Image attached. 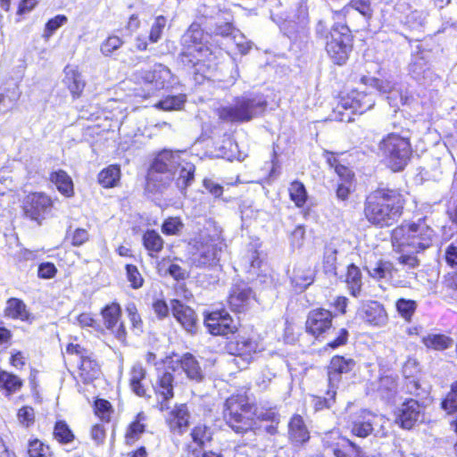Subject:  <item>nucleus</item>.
<instances>
[{"label":"nucleus","mask_w":457,"mask_h":457,"mask_svg":"<svg viewBox=\"0 0 457 457\" xmlns=\"http://www.w3.org/2000/svg\"><path fill=\"white\" fill-rule=\"evenodd\" d=\"M176 364L183 370L189 380L200 383L204 379V372L199 361L192 353H183L180 358L176 361Z\"/></svg>","instance_id":"nucleus-23"},{"label":"nucleus","mask_w":457,"mask_h":457,"mask_svg":"<svg viewBox=\"0 0 457 457\" xmlns=\"http://www.w3.org/2000/svg\"><path fill=\"white\" fill-rule=\"evenodd\" d=\"M57 269L52 262H43L38 266V277L45 279H49L56 275Z\"/></svg>","instance_id":"nucleus-63"},{"label":"nucleus","mask_w":457,"mask_h":457,"mask_svg":"<svg viewBox=\"0 0 457 457\" xmlns=\"http://www.w3.org/2000/svg\"><path fill=\"white\" fill-rule=\"evenodd\" d=\"M337 249L334 243L326 245L324 251V270L327 273L337 275Z\"/></svg>","instance_id":"nucleus-44"},{"label":"nucleus","mask_w":457,"mask_h":457,"mask_svg":"<svg viewBox=\"0 0 457 457\" xmlns=\"http://www.w3.org/2000/svg\"><path fill=\"white\" fill-rule=\"evenodd\" d=\"M219 249L214 244L202 245L192 257V264L197 268L214 266L219 261Z\"/></svg>","instance_id":"nucleus-27"},{"label":"nucleus","mask_w":457,"mask_h":457,"mask_svg":"<svg viewBox=\"0 0 457 457\" xmlns=\"http://www.w3.org/2000/svg\"><path fill=\"white\" fill-rule=\"evenodd\" d=\"M430 53L423 50L412 54L409 64L410 75L420 84L433 81L435 74L429 65Z\"/></svg>","instance_id":"nucleus-13"},{"label":"nucleus","mask_w":457,"mask_h":457,"mask_svg":"<svg viewBox=\"0 0 457 457\" xmlns=\"http://www.w3.org/2000/svg\"><path fill=\"white\" fill-rule=\"evenodd\" d=\"M146 370L143 365L139 362L133 364L129 370V386L132 392L143 398H150V395L147 394V389L145 386L143 381L145 379Z\"/></svg>","instance_id":"nucleus-29"},{"label":"nucleus","mask_w":457,"mask_h":457,"mask_svg":"<svg viewBox=\"0 0 457 457\" xmlns=\"http://www.w3.org/2000/svg\"><path fill=\"white\" fill-rule=\"evenodd\" d=\"M253 406L242 396H231L227 399L223 411L226 424L237 434L253 430L255 424Z\"/></svg>","instance_id":"nucleus-6"},{"label":"nucleus","mask_w":457,"mask_h":457,"mask_svg":"<svg viewBox=\"0 0 457 457\" xmlns=\"http://www.w3.org/2000/svg\"><path fill=\"white\" fill-rule=\"evenodd\" d=\"M126 274L131 287L137 289L140 288L144 284V278L139 272L138 269L132 264L126 265Z\"/></svg>","instance_id":"nucleus-54"},{"label":"nucleus","mask_w":457,"mask_h":457,"mask_svg":"<svg viewBox=\"0 0 457 457\" xmlns=\"http://www.w3.org/2000/svg\"><path fill=\"white\" fill-rule=\"evenodd\" d=\"M334 33V26L330 29L328 24L324 20H320L315 26L316 37L320 39L324 40L326 43L332 39V34Z\"/></svg>","instance_id":"nucleus-58"},{"label":"nucleus","mask_w":457,"mask_h":457,"mask_svg":"<svg viewBox=\"0 0 457 457\" xmlns=\"http://www.w3.org/2000/svg\"><path fill=\"white\" fill-rule=\"evenodd\" d=\"M120 170L118 166L111 165L103 170L98 174V182L104 187H112L116 186L120 179Z\"/></svg>","instance_id":"nucleus-42"},{"label":"nucleus","mask_w":457,"mask_h":457,"mask_svg":"<svg viewBox=\"0 0 457 457\" xmlns=\"http://www.w3.org/2000/svg\"><path fill=\"white\" fill-rule=\"evenodd\" d=\"M53 201L43 193L29 195L23 203V211L27 217L40 223L50 212Z\"/></svg>","instance_id":"nucleus-12"},{"label":"nucleus","mask_w":457,"mask_h":457,"mask_svg":"<svg viewBox=\"0 0 457 457\" xmlns=\"http://www.w3.org/2000/svg\"><path fill=\"white\" fill-rule=\"evenodd\" d=\"M67 21L68 18L62 14H58L50 19L46 24L45 36L47 37L52 36L54 32L65 24Z\"/></svg>","instance_id":"nucleus-59"},{"label":"nucleus","mask_w":457,"mask_h":457,"mask_svg":"<svg viewBox=\"0 0 457 457\" xmlns=\"http://www.w3.org/2000/svg\"><path fill=\"white\" fill-rule=\"evenodd\" d=\"M63 73V84L69 89L73 98L79 97L86 86V83L82 78L81 73L71 65H67L64 68Z\"/></svg>","instance_id":"nucleus-30"},{"label":"nucleus","mask_w":457,"mask_h":457,"mask_svg":"<svg viewBox=\"0 0 457 457\" xmlns=\"http://www.w3.org/2000/svg\"><path fill=\"white\" fill-rule=\"evenodd\" d=\"M397 390V378L394 376H382L378 381V391L385 399L393 398Z\"/></svg>","instance_id":"nucleus-41"},{"label":"nucleus","mask_w":457,"mask_h":457,"mask_svg":"<svg viewBox=\"0 0 457 457\" xmlns=\"http://www.w3.org/2000/svg\"><path fill=\"white\" fill-rule=\"evenodd\" d=\"M229 350L233 355L247 365L252 361L253 355L260 351V345L256 340L239 336L229 344Z\"/></svg>","instance_id":"nucleus-19"},{"label":"nucleus","mask_w":457,"mask_h":457,"mask_svg":"<svg viewBox=\"0 0 457 457\" xmlns=\"http://www.w3.org/2000/svg\"><path fill=\"white\" fill-rule=\"evenodd\" d=\"M333 315L331 312L320 308L312 310L306 320V331L315 337L328 332L332 328Z\"/></svg>","instance_id":"nucleus-14"},{"label":"nucleus","mask_w":457,"mask_h":457,"mask_svg":"<svg viewBox=\"0 0 457 457\" xmlns=\"http://www.w3.org/2000/svg\"><path fill=\"white\" fill-rule=\"evenodd\" d=\"M314 280V271L305 262H299L293 270L291 282L298 291L305 290Z\"/></svg>","instance_id":"nucleus-28"},{"label":"nucleus","mask_w":457,"mask_h":457,"mask_svg":"<svg viewBox=\"0 0 457 457\" xmlns=\"http://www.w3.org/2000/svg\"><path fill=\"white\" fill-rule=\"evenodd\" d=\"M361 80L364 85L370 87L374 90L381 94H387L388 104L395 109H398L400 105L409 103L410 96L408 92L403 91L402 86L396 83L365 76Z\"/></svg>","instance_id":"nucleus-10"},{"label":"nucleus","mask_w":457,"mask_h":457,"mask_svg":"<svg viewBox=\"0 0 457 457\" xmlns=\"http://www.w3.org/2000/svg\"><path fill=\"white\" fill-rule=\"evenodd\" d=\"M17 417L19 422L28 428L35 421L34 409L30 406H23L19 410Z\"/></svg>","instance_id":"nucleus-60"},{"label":"nucleus","mask_w":457,"mask_h":457,"mask_svg":"<svg viewBox=\"0 0 457 457\" xmlns=\"http://www.w3.org/2000/svg\"><path fill=\"white\" fill-rule=\"evenodd\" d=\"M54 437L61 444H68L73 441L74 435L65 421L59 420L54 428Z\"/></svg>","instance_id":"nucleus-46"},{"label":"nucleus","mask_w":457,"mask_h":457,"mask_svg":"<svg viewBox=\"0 0 457 457\" xmlns=\"http://www.w3.org/2000/svg\"><path fill=\"white\" fill-rule=\"evenodd\" d=\"M375 96L371 91L358 90H353L345 96H342L335 110V119L343 122L353 121V114H362L373 108Z\"/></svg>","instance_id":"nucleus-8"},{"label":"nucleus","mask_w":457,"mask_h":457,"mask_svg":"<svg viewBox=\"0 0 457 457\" xmlns=\"http://www.w3.org/2000/svg\"><path fill=\"white\" fill-rule=\"evenodd\" d=\"M252 297V288L246 283L239 282L234 284L228 296L230 309L236 312H244Z\"/></svg>","instance_id":"nucleus-22"},{"label":"nucleus","mask_w":457,"mask_h":457,"mask_svg":"<svg viewBox=\"0 0 457 457\" xmlns=\"http://www.w3.org/2000/svg\"><path fill=\"white\" fill-rule=\"evenodd\" d=\"M377 418L375 415L368 414L367 417L354 420L351 428L352 433L359 437H367L373 431Z\"/></svg>","instance_id":"nucleus-37"},{"label":"nucleus","mask_w":457,"mask_h":457,"mask_svg":"<svg viewBox=\"0 0 457 457\" xmlns=\"http://www.w3.org/2000/svg\"><path fill=\"white\" fill-rule=\"evenodd\" d=\"M445 259L448 265L452 267L457 265V244L452 243L446 246Z\"/></svg>","instance_id":"nucleus-64"},{"label":"nucleus","mask_w":457,"mask_h":457,"mask_svg":"<svg viewBox=\"0 0 457 457\" xmlns=\"http://www.w3.org/2000/svg\"><path fill=\"white\" fill-rule=\"evenodd\" d=\"M204 29L198 23H192L181 37L183 52L180 61L185 66L196 67L201 62H212L214 53L203 44Z\"/></svg>","instance_id":"nucleus-4"},{"label":"nucleus","mask_w":457,"mask_h":457,"mask_svg":"<svg viewBox=\"0 0 457 457\" xmlns=\"http://www.w3.org/2000/svg\"><path fill=\"white\" fill-rule=\"evenodd\" d=\"M195 167L191 162H179V156L170 151L161 152L151 164L146 177V188L151 192H162L173 180L183 192L194 180Z\"/></svg>","instance_id":"nucleus-1"},{"label":"nucleus","mask_w":457,"mask_h":457,"mask_svg":"<svg viewBox=\"0 0 457 457\" xmlns=\"http://www.w3.org/2000/svg\"><path fill=\"white\" fill-rule=\"evenodd\" d=\"M144 246L150 252V256L154 257L163 248V239L154 229H148L143 236Z\"/></svg>","instance_id":"nucleus-39"},{"label":"nucleus","mask_w":457,"mask_h":457,"mask_svg":"<svg viewBox=\"0 0 457 457\" xmlns=\"http://www.w3.org/2000/svg\"><path fill=\"white\" fill-rule=\"evenodd\" d=\"M170 303L172 313L176 320L187 331L193 332L197 320L195 311L177 299L172 300Z\"/></svg>","instance_id":"nucleus-24"},{"label":"nucleus","mask_w":457,"mask_h":457,"mask_svg":"<svg viewBox=\"0 0 457 457\" xmlns=\"http://www.w3.org/2000/svg\"><path fill=\"white\" fill-rule=\"evenodd\" d=\"M48 446L41 441L35 439L29 444L28 453L29 457H48Z\"/></svg>","instance_id":"nucleus-57"},{"label":"nucleus","mask_w":457,"mask_h":457,"mask_svg":"<svg viewBox=\"0 0 457 457\" xmlns=\"http://www.w3.org/2000/svg\"><path fill=\"white\" fill-rule=\"evenodd\" d=\"M266 102L257 96L243 95L235 97L227 106L218 109L219 118L228 122H245L262 113Z\"/></svg>","instance_id":"nucleus-5"},{"label":"nucleus","mask_w":457,"mask_h":457,"mask_svg":"<svg viewBox=\"0 0 457 457\" xmlns=\"http://www.w3.org/2000/svg\"><path fill=\"white\" fill-rule=\"evenodd\" d=\"M323 443L336 457H367L359 446L347 438L340 437L337 433L327 435Z\"/></svg>","instance_id":"nucleus-11"},{"label":"nucleus","mask_w":457,"mask_h":457,"mask_svg":"<svg viewBox=\"0 0 457 457\" xmlns=\"http://www.w3.org/2000/svg\"><path fill=\"white\" fill-rule=\"evenodd\" d=\"M167 20L164 16L160 15L155 18L154 22L152 25L149 40L152 43H156L160 40L162 31L166 27Z\"/></svg>","instance_id":"nucleus-55"},{"label":"nucleus","mask_w":457,"mask_h":457,"mask_svg":"<svg viewBox=\"0 0 457 457\" xmlns=\"http://www.w3.org/2000/svg\"><path fill=\"white\" fill-rule=\"evenodd\" d=\"M328 386L327 391L328 397L312 396V404L316 411L330 408L335 402L337 389L331 387L329 385Z\"/></svg>","instance_id":"nucleus-48"},{"label":"nucleus","mask_w":457,"mask_h":457,"mask_svg":"<svg viewBox=\"0 0 457 457\" xmlns=\"http://www.w3.org/2000/svg\"><path fill=\"white\" fill-rule=\"evenodd\" d=\"M204 325L208 331L215 336H226L233 333L236 329L232 318L224 311L209 313L204 319Z\"/></svg>","instance_id":"nucleus-15"},{"label":"nucleus","mask_w":457,"mask_h":457,"mask_svg":"<svg viewBox=\"0 0 457 457\" xmlns=\"http://www.w3.org/2000/svg\"><path fill=\"white\" fill-rule=\"evenodd\" d=\"M7 311L9 315L13 318L25 320L28 316L25 304L22 301L16 298H12L8 301Z\"/></svg>","instance_id":"nucleus-53"},{"label":"nucleus","mask_w":457,"mask_h":457,"mask_svg":"<svg viewBox=\"0 0 457 457\" xmlns=\"http://www.w3.org/2000/svg\"><path fill=\"white\" fill-rule=\"evenodd\" d=\"M358 316L373 326H383L387 322V314L384 306L377 301L363 303L357 312Z\"/></svg>","instance_id":"nucleus-21"},{"label":"nucleus","mask_w":457,"mask_h":457,"mask_svg":"<svg viewBox=\"0 0 457 457\" xmlns=\"http://www.w3.org/2000/svg\"><path fill=\"white\" fill-rule=\"evenodd\" d=\"M352 9L360 12L366 20L370 19L373 13L370 0H351L343 9L335 12V14L346 16Z\"/></svg>","instance_id":"nucleus-35"},{"label":"nucleus","mask_w":457,"mask_h":457,"mask_svg":"<svg viewBox=\"0 0 457 457\" xmlns=\"http://www.w3.org/2000/svg\"><path fill=\"white\" fill-rule=\"evenodd\" d=\"M288 438L295 446H300L310 439V432L301 415L295 414L288 422Z\"/></svg>","instance_id":"nucleus-25"},{"label":"nucleus","mask_w":457,"mask_h":457,"mask_svg":"<svg viewBox=\"0 0 457 457\" xmlns=\"http://www.w3.org/2000/svg\"><path fill=\"white\" fill-rule=\"evenodd\" d=\"M366 269L370 276L375 279H391L397 271L391 262L384 260L377 262L374 265L370 264Z\"/></svg>","instance_id":"nucleus-31"},{"label":"nucleus","mask_w":457,"mask_h":457,"mask_svg":"<svg viewBox=\"0 0 457 457\" xmlns=\"http://www.w3.org/2000/svg\"><path fill=\"white\" fill-rule=\"evenodd\" d=\"M66 353L69 354H76L80 358V369L86 370L87 367L91 368L93 361L88 355V352L78 344H69L66 346Z\"/></svg>","instance_id":"nucleus-47"},{"label":"nucleus","mask_w":457,"mask_h":457,"mask_svg":"<svg viewBox=\"0 0 457 457\" xmlns=\"http://www.w3.org/2000/svg\"><path fill=\"white\" fill-rule=\"evenodd\" d=\"M345 282L352 295L357 297L361 291V272L354 264L347 267Z\"/></svg>","instance_id":"nucleus-38"},{"label":"nucleus","mask_w":457,"mask_h":457,"mask_svg":"<svg viewBox=\"0 0 457 457\" xmlns=\"http://www.w3.org/2000/svg\"><path fill=\"white\" fill-rule=\"evenodd\" d=\"M191 437L193 442L195 443L200 449H203L205 446V443L212 440V433L206 426L198 425L192 429Z\"/></svg>","instance_id":"nucleus-49"},{"label":"nucleus","mask_w":457,"mask_h":457,"mask_svg":"<svg viewBox=\"0 0 457 457\" xmlns=\"http://www.w3.org/2000/svg\"><path fill=\"white\" fill-rule=\"evenodd\" d=\"M122 45V40L116 36L109 37L101 46V52L104 55H110Z\"/></svg>","instance_id":"nucleus-61"},{"label":"nucleus","mask_w":457,"mask_h":457,"mask_svg":"<svg viewBox=\"0 0 457 457\" xmlns=\"http://www.w3.org/2000/svg\"><path fill=\"white\" fill-rule=\"evenodd\" d=\"M307 2L304 0H301L295 10L294 11V13L289 17L290 21L295 23L296 28L298 29H303L306 24L309 21V10H308Z\"/></svg>","instance_id":"nucleus-43"},{"label":"nucleus","mask_w":457,"mask_h":457,"mask_svg":"<svg viewBox=\"0 0 457 457\" xmlns=\"http://www.w3.org/2000/svg\"><path fill=\"white\" fill-rule=\"evenodd\" d=\"M184 225L179 218L170 217L164 220L162 231L166 235H178Z\"/></svg>","instance_id":"nucleus-56"},{"label":"nucleus","mask_w":457,"mask_h":457,"mask_svg":"<svg viewBox=\"0 0 457 457\" xmlns=\"http://www.w3.org/2000/svg\"><path fill=\"white\" fill-rule=\"evenodd\" d=\"M398 313L405 320H411V316L417 309V303L413 300L401 298L396 303Z\"/></svg>","instance_id":"nucleus-51"},{"label":"nucleus","mask_w":457,"mask_h":457,"mask_svg":"<svg viewBox=\"0 0 457 457\" xmlns=\"http://www.w3.org/2000/svg\"><path fill=\"white\" fill-rule=\"evenodd\" d=\"M50 180L56 186L58 191L63 195L67 197L73 195V182L66 171L59 170L52 172L50 175Z\"/></svg>","instance_id":"nucleus-33"},{"label":"nucleus","mask_w":457,"mask_h":457,"mask_svg":"<svg viewBox=\"0 0 457 457\" xmlns=\"http://www.w3.org/2000/svg\"><path fill=\"white\" fill-rule=\"evenodd\" d=\"M403 199L395 190L380 189L371 193L364 204V215L368 221L379 228L395 224L402 214Z\"/></svg>","instance_id":"nucleus-2"},{"label":"nucleus","mask_w":457,"mask_h":457,"mask_svg":"<svg viewBox=\"0 0 457 457\" xmlns=\"http://www.w3.org/2000/svg\"><path fill=\"white\" fill-rule=\"evenodd\" d=\"M441 407L447 413L457 411V390L452 389L441 403Z\"/></svg>","instance_id":"nucleus-62"},{"label":"nucleus","mask_w":457,"mask_h":457,"mask_svg":"<svg viewBox=\"0 0 457 457\" xmlns=\"http://www.w3.org/2000/svg\"><path fill=\"white\" fill-rule=\"evenodd\" d=\"M137 78L145 84L153 85L155 89L163 88L171 79L170 69L162 63H156L152 70L138 71Z\"/></svg>","instance_id":"nucleus-18"},{"label":"nucleus","mask_w":457,"mask_h":457,"mask_svg":"<svg viewBox=\"0 0 457 457\" xmlns=\"http://www.w3.org/2000/svg\"><path fill=\"white\" fill-rule=\"evenodd\" d=\"M120 307L118 303H112L104 307L102 315L105 328L120 342L126 338V330L122 322L120 321Z\"/></svg>","instance_id":"nucleus-17"},{"label":"nucleus","mask_w":457,"mask_h":457,"mask_svg":"<svg viewBox=\"0 0 457 457\" xmlns=\"http://www.w3.org/2000/svg\"><path fill=\"white\" fill-rule=\"evenodd\" d=\"M421 415V407L417 400L407 399L395 412V422L403 428L410 429L419 420Z\"/></svg>","instance_id":"nucleus-16"},{"label":"nucleus","mask_w":457,"mask_h":457,"mask_svg":"<svg viewBox=\"0 0 457 457\" xmlns=\"http://www.w3.org/2000/svg\"><path fill=\"white\" fill-rule=\"evenodd\" d=\"M352 35L346 25L335 24L332 39L326 43V52L337 65H344L353 50Z\"/></svg>","instance_id":"nucleus-9"},{"label":"nucleus","mask_w":457,"mask_h":457,"mask_svg":"<svg viewBox=\"0 0 457 457\" xmlns=\"http://www.w3.org/2000/svg\"><path fill=\"white\" fill-rule=\"evenodd\" d=\"M207 34L227 37L232 33L233 27L229 22L207 21L204 24Z\"/></svg>","instance_id":"nucleus-45"},{"label":"nucleus","mask_w":457,"mask_h":457,"mask_svg":"<svg viewBox=\"0 0 457 457\" xmlns=\"http://www.w3.org/2000/svg\"><path fill=\"white\" fill-rule=\"evenodd\" d=\"M22 386V381L17 376L4 370H0V388L5 391V395L16 393Z\"/></svg>","instance_id":"nucleus-40"},{"label":"nucleus","mask_w":457,"mask_h":457,"mask_svg":"<svg viewBox=\"0 0 457 457\" xmlns=\"http://www.w3.org/2000/svg\"><path fill=\"white\" fill-rule=\"evenodd\" d=\"M147 416L144 411H140L135 417V420L129 424L126 431V441L128 444L134 443L145 431Z\"/></svg>","instance_id":"nucleus-34"},{"label":"nucleus","mask_w":457,"mask_h":457,"mask_svg":"<svg viewBox=\"0 0 457 457\" xmlns=\"http://www.w3.org/2000/svg\"><path fill=\"white\" fill-rule=\"evenodd\" d=\"M422 343L427 348L444 351L453 345V339L442 334H428L422 337Z\"/></svg>","instance_id":"nucleus-36"},{"label":"nucleus","mask_w":457,"mask_h":457,"mask_svg":"<svg viewBox=\"0 0 457 457\" xmlns=\"http://www.w3.org/2000/svg\"><path fill=\"white\" fill-rule=\"evenodd\" d=\"M186 101L185 96H170L166 98L161 100L157 104V107L162 109L164 111H172V110H179L182 108L184 103Z\"/></svg>","instance_id":"nucleus-52"},{"label":"nucleus","mask_w":457,"mask_h":457,"mask_svg":"<svg viewBox=\"0 0 457 457\" xmlns=\"http://www.w3.org/2000/svg\"><path fill=\"white\" fill-rule=\"evenodd\" d=\"M436 234L425 220H419L416 223L402 225L394 229L392 241L403 249L413 253L422 252L432 246Z\"/></svg>","instance_id":"nucleus-3"},{"label":"nucleus","mask_w":457,"mask_h":457,"mask_svg":"<svg viewBox=\"0 0 457 457\" xmlns=\"http://www.w3.org/2000/svg\"><path fill=\"white\" fill-rule=\"evenodd\" d=\"M189 411L186 404L177 405L167 420L170 432L182 435L189 426Z\"/></svg>","instance_id":"nucleus-26"},{"label":"nucleus","mask_w":457,"mask_h":457,"mask_svg":"<svg viewBox=\"0 0 457 457\" xmlns=\"http://www.w3.org/2000/svg\"><path fill=\"white\" fill-rule=\"evenodd\" d=\"M289 194L292 201L297 206H303L307 199V193L305 187L299 181H294L289 187Z\"/></svg>","instance_id":"nucleus-50"},{"label":"nucleus","mask_w":457,"mask_h":457,"mask_svg":"<svg viewBox=\"0 0 457 457\" xmlns=\"http://www.w3.org/2000/svg\"><path fill=\"white\" fill-rule=\"evenodd\" d=\"M173 381L174 376L170 371H163L158 376L156 386L154 387L155 393L162 396L163 401H169L173 398Z\"/></svg>","instance_id":"nucleus-32"},{"label":"nucleus","mask_w":457,"mask_h":457,"mask_svg":"<svg viewBox=\"0 0 457 457\" xmlns=\"http://www.w3.org/2000/svg\"><path fill=\"white\" fill-rule=\"evenodd\" d=\"M379 150L387 166L394 171H400L407 165L411 155L408 138L391 133L379 143Z\"/></svg>","instance_id":"nucleus-7"},{"label":"nucleus","mask_w":457,"mask_h":457,"mask_svg":"<svg viewBox=\"0 0 457 457\" xmlns=\"http://www.w3.org/2000/svg\"><path fill=\"white\" fill-rule=\"evenodd\" d=\"M356 367V361L352 358L334 356L328 367V385L337 389L343 374H348Z\"/></svg>","instance_id":"nucleus-20"}]
</instances>
